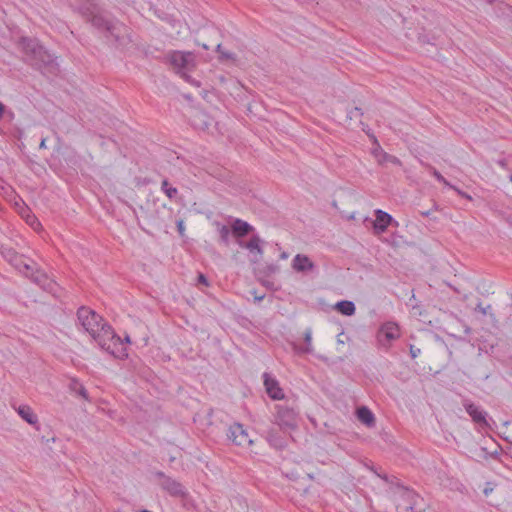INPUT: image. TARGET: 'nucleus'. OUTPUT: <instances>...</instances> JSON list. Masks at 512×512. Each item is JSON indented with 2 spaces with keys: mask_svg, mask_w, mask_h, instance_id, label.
<instances>
[{
  "mask_svg": "<svg viewBox=\"0 0 512 512\" xmlns=\"http://www.w3.org/2000/svg\"><path fill=\"white\" fill-rule=\"evenodd\" d=\"M420 214L423 216V217H429L430 214H431V210H427V211H421Z\"/></svg>",
  "mask_w": 512,
  "mask_h": 512,
  "instance_id": "e433bc0d",
  "label": "nucleus"
},
{
  "mask_svg": "<svg viewBox=\"0 0 512 512\" xmlns=\"http://www.w3.org/2000/svg\"><path fill=\"white\" fill-rule=\"evenodd\" d=\"M18 414L21 416L22 419H24L27 423L34 425L37 423L38 419L37 416L34 414L33 410L27 406L22 405L19 406L17 409Z\"/></svg>",
  "mask_w": 512,
  "mask_h": 512,
  "instance_id": "412c9836",
  "label": "nucleus"
},
{
  "mask_svg": "<svg viewBox=\"0 0 512 512\" xmlns=\"http://www.w3.org/2000/svg\"><path fill=\"white\" fill-rule=\"evenodd\" d=\"M292 268L296 272L307 273L315 269V264L304 254H297L292 260Z\"/></svg>",
  "mask_w": 512,
  "mask_h": 512,
  "instance_id": "dca6fc26",
  "label": "nucleus"
},
{
  "mask_svg": "<svg viewBox=\"0 0 512 512\" xmlns=\"http://www.w3.org/2000/svg\"><path fill=\"white\" fill-rule=\"evenodd\" d=\"M161 190L169 199L175 198V196L178 193V190L175 187H172L169 185V182L167 179H164L161 182Z\"/></svg>",
  "mask_w": 512,
  "mask_h": 512,
  "instance_id": "5701e85b",
  "label": "nucleus"
},
{
  "mask_svg": "<svg viewBox=\"0 0 512 512\" xmlns=\"http://www.w3.org/2000/svg\"><path fill=\"white\" fill-rule=\"evenodd\" d=\"M227 438L237 446H249L252 440L249 438L247 431L240 423H234L227 429Z\"/></svg>",
  "mask_w": 512,
  "mask_h": 512,
  "instance_id": "1a4fd4ad",
  "label": "nucleus"
},
{
  "mask_svg": "<svg viewBox=\"0 0 512 512\" xmlns=\"http://www.w3.org/2000/svg\"><path fill=\"white\" fill-rule=\"evenodd\" d=\"M264 240L258 234H253L248 241H238V246L242 249H246L250 254V262L258 263L263 257Z\"/></svg>",
  "mask_w": 512,
  "mask_h": 512,
  "instance_id": "6e6552de",
  "label": "nucleus"
},
{
  "mask_svg": "<svg viewBox=\"0 0 512 512\" xmlns=\"http://www.w3.org/2000/svg\"><path fill=\"white\" fill-rule=\"evenodd\" d=\"M97 335H91L99 347L115 358L123 359L128 356L124 341L118 336L114 329L106 321L99 327Z\"/></svg>",
  "mask_w": 512,
  "mask_h": 512,
  "instance_id": "7ed1b4c3",
  "label": "nucleus"
},
{
  "mask_svg": "<svg viewBox=\"0 0 512 512\" xmlns=\"http://www.w3.org/2000/svg\"><path fill=\"white\" fill-rule=\"evenodd\" d=\"M280 258L281 259H287L288 258V254L286 252H283L281 255H280Z\"/></svg>",
  "mask_w": 512,
  "mask_h": 512,
  "instance_id": "ea45409f",
  "label": "nucleus"
},
{
  "mask_svg": "<svg viewBox=\"0 0 512 512\" xmlns=\"http://www.w3.org/2000/svg\"><path fill=\"white\" fill-rule=\"evenodd\" d=\"M214 225L216 226L219 234V242L228 246L230 244V235H232L231 227L221 224L220 222H215Z\"/></svg>",
  "mask_w": 512,
  "mask_h": 512,
  "instance_id": "aec40b11",
  "label": "nucleus"
},
{
  "mask_svg": "<svg viewBox=\"0 0 512 512\" xmlns=\"http://www.w3.org/2000/svg\"><path fill=\"white\" fill-rule=\"evenodd\" d=\"M419 352H420V349H416V350H415V349L413 348V346H411V348H410V353H411V357H412V358H416Z\"/></svg>",
  "mask_w": 512,
  "mask_h": 512,
  "instance_id": "72a5a7b5",
  "label": "nucleus"
},
{
  "mask_svg": "<svg viewBox=\"0 0 512 512\" xmlns=\"http://www.w3.org/2000/svg\"><path fill=\"white\" fill-rule=\"evenodd\" d=\"M463 406L466 412L469 414V416L476 424L480 425L483 428L489 426L486 419L487 413L485 411L481 410L478 406H476L474 403L468 400L464 401Z\"/></svg>",
  "mask_w": 512,
  "mask_h": 512,
  "instance_id": "2eb2a0df",
  "label": "nucleus"
},
{
  "mask_svg": "<svg viewBox=\"0 0 512 512\" xmlns=\"http://www.w3.org/2000/svg\"><path fill=\"white\" fill-rule=\"evenodd\" d=\"M28 277L45 291H55L56 283L45 272L36 268L35 264H33V271H29Z\"/></svg>",
  "mask_w": 512,
  "mask_h": 512,
  "instance_id": "ddd939ff",
  "label": "nucleus"
},
{
  "mask_svg": "<svg viewBox=\"0 0 512 512\" xmlns=\"http://www.w3.org/2000/svg\"><path fill=\"white\" fill-rule=\"evenodd\" d=\"M4 113V105L0 102V119L2 118Z\"/></svg>",
  "mask_w": 512,
  "mask_h": 512,
  "instance_id": "4c0bfd02",
  "label": "nucleus"
},
{
  "mask_svg": "<svg viewBox=\"0 0 512 512\" xmlns=\"http://www.w3.org/2000/svg\"><path fill=\"white\" fill-rule=\"evenodd\" d=\"M155 476L161 479L160 485L162 489L167 491L171 496H184L185 490L181 483L166 476L162 471H157Z\"/></svg>",
  "mask_w": 512,
  "mask_h": 512,
  "instance_id": "f8f14e48",
  "label": "nucleus"
},
{
  "mask_svg": "<svg viewBox=\"0 0 512 512\" xmlns=\"http://www.w3.org/2000/svg\"><path fill=\"white\" fill-rule=\"evenodd\" d=\"M140 512H151V511L144 509V510H141Z\"/></svg>",
  "mask_w": 512,
  "mask_h": 512,
  "instance_id": "de8ad7c7",
  "label": "nucleus"
},
{
  "mask_svg": "<svg viewBox=\"0 0 512 512\" xmlns=\"http://www.w3.org/2000/svg\"><path fill=\"white\" fill-rule=\"evenodd\" d=\"M357 418L368 427L375 425V416L366 406L359 407L356 411Z\"/></svg>",
  "mask_w": 512,
  "mask_h": 512,
  "instance_id": "a211bd4d",
  "label": "nucleus"
},
{
  "mask_svg": "<svg viewBox=\"0 0 512 512\" xmlns=\"http://www.w3.org/2000/svg\"><path fill=\"white\" fill-rule=\"evenodd\" d=\"M269 270H270L271 272H275V271L277 270V267H276V266L271 265V266H269Z\"/></svg>",
  "mask_w": 512,
  "mask_h": 512,
  "instance_id": "a19ab883",
  "label": "nucleus"
},
{
  "mask_svg": "<svg viewBox=\"0 0 512 512\" xmlns=\"http://www.w3.org/2000/svg\"><path fill=\"white\" fill-rule=\"evenodd\" d=\"M430 173L441 183L446 186H451V184L441 175V173L432 166H429Z\"/></svg>",
  "mask_w": 512,
  "mask_h": 512,
  "instance_id": "a878e982",
  "label": "nucleus"
},
{
  "mask_svg": "<svg viewBox=\"0 0 512 512\" xmlns=\"http://www.w3.org/2000/svg\"><path fill=\"white\" fill-rule=\"evenodd\" d=\"M399 336L400 330L398 325L394 322H387L380 327L377 333V340L381 346L389 347L390 342L396 340Z\"/></svg>",
  "mask_w": 512,
  "mask_h": 512,
  "instance_id": "9d476101",
  "label": "nucleus"
},
{
  "mask_svg": "<svg viewBox=\"0 0 512 512\" xmlns=\"http://www.w3.org/2000/svg\"><path fill=\"white\" fill-rule=\"evenodd\" d=\"M397 498L403 505H408L407 501L402 500L399 496Z\"/></svg>",
  "mask_w": 512,
  "mask_h": 512,
  "instance_id": "79ce46f5",
  "label": "nucleus"
},
{
  "mask_svg": "<svg viewBox=\"0 0 512 512\" xmlns=\"http://www.w3.org/2000/svg\"><path fill=\"white\" fill-rule=\"evenodd\" d=\"M46 140H47L46 138H42V139H41V142H40V144H39V148H40V149H46V148H47V146H46Z\"/></svg>",
  "mask_w": 512,
  "mask_h": 512,
  "instance_id": "f704fd0d",
  "label": "nucleus"
},
{
  "mask_svg": "<svg viewBox=\"0 0 512 512\" xmlns=\"http://www.w3.org/2000/svg\"><path fill=\"white\" fill-rule=\"evenodd\" d=\"M336 309L345 316H351L355 313V304L352 301L342 300L336 304Z\"/></svg>",
  "mask_w": 512,
  "mask_h": 512,
  "instance_id": "4be33fe9",
  "label": "nucleus"
},
{
  "mask_svg": "<svg viewBox=\"0 0 512 512\" xmlns=\"http://www.w3.org/2000/svg\"><path fill=\"white\" fill-rule=\"evenodd\" d=\"M374 215L375 220L372 221V226L374 234L376 235L384 233L389 225L395 224V226H398V222L395 221L390 214L381 209H376Z\"/></svg>",
  "mask_w": 512,
  "mask_h": 512,
  "instance_id": "9b49d317",
  "label": "nucleus"
},
{
  "mask_svg": "<svg viewBox=\"0 0 512 512\" xmlns=\"http://www.w3.org/2000/svg\"><path fill=\"white\" fill-rule=\"evenodd\" d=\"M77 318H78V321L81 324V326L90 335H96V332L99 331V327L105 321L95 311H93L90 308L85 307V306H82L78 309ZM96 337H99V335L97 334Z\"/></svg>",
  "mask_w": 512,
  "mask_h": 512,
  "instance_id": "423d86ee",
  "label": "nucleus"
},
{
  "mask_svg": "<svg viewBox=\"0 0 512 512\" xmlns=\"http://www.w3.org/2000/svg\"><path fill=\"white\" fill-rule=\"evenodd\" d=\"M177 227H178V231H179L180 233H182V231L184 230V225H183V221H182V220H179V221L177 222Z\"/></svg>",
  "mask_w": 512,
  "mask_h": 512,
  "instance_id": "c9c22d12",
  "label": "nucleus"
},
{
  "mask_svg": "<svg viewBox=\"0 0 512 512\" xmlns=\"http://www.w3.org/2000/svg\"><path fill=\"white\" fill-rule=\"evenodd\" d=\"M449 187H450V188H452V189H454V190H455L459 195H461L462 197H465V198H467V199H471V197H470L467 193H465V192H463V191L459 190V189H458V188H456L455 186L451 185V186H449Z\"/></svg>",
  "mask_w": 512,
  "mask_h": 512,
  "instance_id": "2f4dec72",
  "label": "nucleus"
},
{
  "mask_svg": "<svg viewBox=\"0 0 512 512\" xmlns=\"http://www.w3.org/2000/svg\"><path fill=\"white\" fill-rule=\"evenodd\" d=\"M77 393L79 395H81L83 398L87 399L88 395H87V390L82 386V385H79V388L77 390Z\"/></svg>",
  "mask_w": 512,
  "mask_h": 512,
  "instance_id": "7c9ffc66",
  "label": "nucleus"
},
{
  "mask_svg": "<svg viewBox=\"0 0 512 512\" xmlns=\"http://www.w3.org/2000/svg\"><path fill=\"white\" fill-rule=\"evenodd\" d=\"M490 308H491L490 305L483 307L481 303H478L477 306L475 307V311L481 313L482 315H486Z\"/></svg>",
  "mask_w": 512,
  "mask_h": 512,
  "instance_id": "c85d7f7f",
  "label": "nucleus"
},
{
  "mask_svg": "<svg viewBox=\"0 0 512 512\" xmlns=\"http://www.w3.org/2000/svg\"><path fill=\"white\" fill-rule=\"evenodd\" d=\"M158 223V225H160L162 222H164V218L163 217H160V216H157V218L155 219Z\"/></svg>",
  "mask_w": 512,
  "mask_h": 512,
  "instance_id": "58836bf2",
  "label": "nucleus"
},
{
  "mask_svg": "<svg viewBox=\"0 0 512 512\" xmlns=\"http://www.w3.org/2000/svg\"><path fill=\"white\" fill-rule=\"evenodd\" d=\"M75 10L94 28L104 33L105 37L120 41L125 25L117 19L109 18L96 3L84 0Z\"/></svg>",
  "mask_w": 512,
  "mask_h": 512,
  "instance_id": "f257e3e1",
  "label": "nucleus"
},
{
  "mask_svg": "<svg viewBox=\"0 0 512 512\" xmlns=\"http://www.w3.org/2000/svg\"><path fill=\"white\" fill-rule=\"evenodd\" d=\"M433 209L437 210V209H438V205H437V204H434V205H433Z\"/></svg>",
  "mask_w": 512,
  "mask_h": 512,
  "instance_id": "a18cd8bd",
  "label": "nucleus"
},
{
  "mask_svg": "<svg viewBox=\"0 0 512 512\" xmlns=\"http://www.w3.org/2000/svg\"><path fill=\"white\" fill-rule=\"evenodd\" d=\"M2 255L5 259H7L9 262L12 261L18 254L11 248L4 249L1 251Z\"/></svg>",
  "mask_w": 512,
  "mask_h": 512,
  "instance_id": "bb28decb",
  "label": "nucleus"
},
{
  "mask_svg": "<svg viewBox=\"0 0 512 512\" xmlns=\"http://www.w3.org/2000/svg\"><path fill=\"white\" fill-rule=\"evenodd\" d=\"M304 341H305V346L300 349L301 352L311 353L312 352V334H311L310 330L305 331Z\"/></svg>",
  "mask_w": 512,
  "mask_h": 512,
  "instance_id": "b1692460",
  "label": "nucleus"
},
{
  "mask_svg": "<svg viewBox=\"0 0 512 512\" xmlns=\"http://www.w3.org/2000/svg\"><path fill=\"white\" fill-rule=\"evenodd\" d=\"M198 282H199V283H201V284H204V285H206V286L208 285V280H207V278L205 277V275H204V274H202V273H200V274L198 275Z\"/></svg>",
  "mask_w": 512,
  "mask_h": 512,
  "instance_id": "473e14b6",
  "label": "nucleus"
},
{
  "mask_svg": "<svg viewBox=\"0 0 512 512\" xmlns=\"http://www.w3.org/2000/svg\"><path fill=\"white\" fill-rule=\"evenodd\" d=\"M264 298V295L262 296H255L256 301H261Z\"/></svg>",
  "mask_w": 512,
  "mask_h": 512,
  "instance_id": "37998d69",
  "label": "nucleus"
},
{
  "mask_svg": "<svg viewBox=\"0 0 512 512\" xmlns=\"http://www.w3.org/2000/svg\"><path fill=\"white\" fill-rule=\"evenodd\" d=\"M216 50L220 54L219 58L221 60H234L235 59V55L233 53L222 50L221 43H218L216 45Z\"/></svg>",
  "mask_w": 512,
  "mask_h": 512,
  "instance_id": "393cba45",
  "label": "nucleus"
},
{
  "mask_svg": "<svg viewBox=\"0 0 512 512\" xmlns=\"http://www.w3.org/2000/svg\"><path fill=\"white\" fill-rule=\"evenodd\" d=\"M10 263L25 276H29V271H33V264L28 263L22 256L17 255Z\"/></svg>",
  "mask_w": 512,
  "mask_h": 512,
  "instance_id": "6ab92c4d",
  "label": "nucleus"
},
{
  "mask_svg": "<svg viewBox=\"0 0 512 512\" xmlns=\"http://www.w3.org/2000/svg\"><path fill=\"white\" fill-rule=\"evenodd\" d=\"M24 61L42 74L55 75L58 72L56 57L35 39L22 37L19 42Z\"/></svg>",
  "mask_w": 512,
  "mask_h": 512,
  "instance_id": "f03ea898",
  "label": "nucleus"
},
{
  "mask_svg": "<svg viewBox=\"0 0 512 512\" xmlns=\"http://www.w3.org/2000/svg\"><path fill=\"white\" fill-rule=\"evenodd\" d=\"M263 378L266 391L272 399L280 400L284 398L283 390L274 378L270 377L268 373H264Z\"/></svg>",
  "mask_w": 512,
  "mask_h": 512,
  "instance_id": "f3484780",
  "label": "nucleus"
},
{
  "mask_svg": "<svg viewBox=\"0 0 512 512\" xmlns=\"http://www.w3.org/2000/svg\"><path fill=\"white\" fill-rule=\"evenodd\" d=\"M204 49H209V47L206 44L202 45Z\"/></svg>",
  "mask_w": 512,
  "mask_h": 512,
  "instance_id": "49530a36",
  "label": "nucleus"
},
{
  "mask_svg": "<svg viewBox=\"0 0 512 512\" xmlns=\"http://www.w3.org/2000/svg\"><path fill=\"white\" fill-rule=\"evenodd\" d=\"M231 231L238 244V241H244L243 238L254 231V227L240 218H235L231 223Z\"/></svg>",
  "mask_w": 512,
  "mask_h": 512,
  "instance_id": "4468645a",
  "label": "nucleus"
},
{
  "mask_svg": "<svg viewBox=\"0 0 512 512\" xmlns=\"http://www.w3.org/2000/svg\"><path fill=\"white\" fill-rule=\"evenodd\" d=\"M383 480L390 483V493L393 495L396 504V509L398 512H412L414 506L417 504L418 495L408 489L407 487L401 485L399 482H396V478L393 477L392 480H389L387 475L380 476Z\"/></svg>",
  "mask_w": 512,
  "mask_h": 512,
  "instance_id": "20e7f679",
  "label": "nucleus"
},
{
  "mask_svg": "<svg viewBox=\"0 0 512 512\" xmlns=\"http://www.w3.org/2000/svg\"><path fill=\"white\" fill-rule=\"evenodd\" d=\"M383 159H384V161H388V162H391L393 164H400V160L397 157L393 156V155H389V154L385 153L384 156H383Z\"/></svg>",
  "mask_w": 512,
  "mask_h": 512,
  "instance_id": "c756f323",
  "label": "nucleus"
},
{
  "mask_svg": "<svg viewBox=\"0 0 512 512\" xmlns=\"http://www.w3.org/2000/svg\"><path fill=\"white\" fill-rule=\"evenodd\" d=\"M169 64L173 67L176 73L189 81L190 76L187 74L193 64V54L190 52L172 51L166 56Z\"/></svg>",
  "mask_w": 512,
  "mask_h": 512,
  "instance_id": "39448f33",
  "label": "nucleus"
},
{
  "mask_svg": "<svg viewBox=\"0 0 512 512\" xmlns=\"http://www.w3.org/2000/svg\"><path fill=\"white\" fill-rule=\"evenodd\" d=\"M276 410V423L282 429L290 430L297 427V412L293 408H290L286 405H277Z\"/></svg>",
  "mask_w": 512,
  "mask_h": 512,
  "instance_id": "0eeeda50",
  "label": "nucleus"
},
{
  "mask_svg": "<svg viewBox=\"0 0 512 512\" xmlns=\"http://www.w3.org/2000/svg\"><path fill=\"white\" fill-rule=\"evenodd\" d=\"M509 180L512 182V174L509 175Z\"/></svg>",
  "mask_w": 512,
  "mask_h": 512,
  "instance_id": "09e8293b",
  "label": "nucleus"
},
{
  "mask_svg": "<svg viewBox=\"0 0 512 512\" xmlns=\"http://www.w3.org/2000/svg\"><path fill=\"white\" fill-rule=\"evenodd\" d=\"M125 342H127V343H129V342H130V338H129V336H126V337H125Z\"/></svg>",
  "mask_w": 512,
  "mask_h": 512,
  "instance_id": "c03bdc74",
  "label": "nucleus"
},
{
  "mask_svg": "<svg viewBox=\"0 0 512 512\" xmlns=\"http://www.w3.org/2000/svg\"><path fill=\"white\" fill-rule=\"evenodd\" d=\"M362 115H363L362 109L358 108V107H355V108H353L352 110H350L348 112L347 117L349 119H353V118L361 117Z\"/></svg>",
  "mask_w": 512,
  "mask_h": 512,
  "instance_id": "cd10ccee",
  "label": "nucleus"
}]
</instances>
